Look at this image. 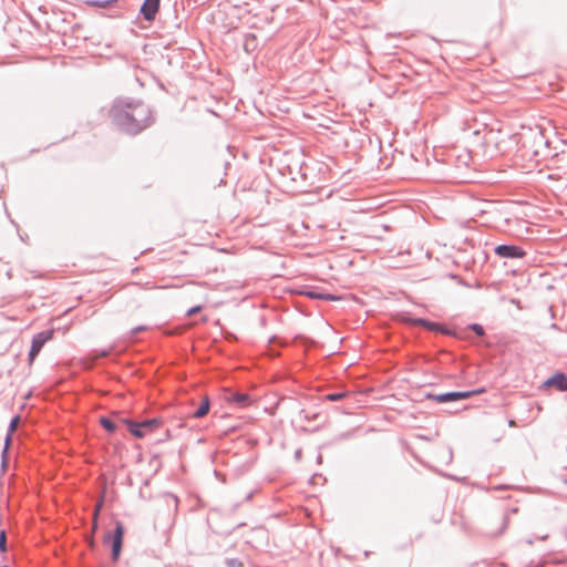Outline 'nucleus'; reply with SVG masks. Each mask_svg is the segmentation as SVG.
<instances>
[{
  "instance_id": "nucleus-18",
  "label": "nucleus",
  "mask_w": 567,
  "mask_h": 567,
  "mask_svg": "<svg viewBox=\"0 0 567 567\" xmlns=\"http://www.w3.org/2000/svg\"><path fill=\"white\" fill-rule=\"evenodd\" d=\"M6 532L4 530H1L0 532V550L1 551H6L7 547H6Z\"/></svg>"
},
{
  "instance_id": "nucleus-7",
  "label": "nucleus",
  "mask_w": 567,
  "mask_h": 567,
  "mask_svg": "<svg viewBox=\"0 0 567 567\" xmlns=\"http://www.w3.org/2000/svg\"><path fill=\"white\" fill-rule=\"evenodd\" d=\"M123 536H124V527H123L122 523L117 522L114 535L106 537V539H111L112 557L114 560H116L120 556V553L122 549Z\"/></svg>"
},
{
  "instance_id": "nucleus-15",
  "label": "nucleus",
  "mask_w": 567,
  "mask_h": 567,
  "mask_svg": "<svg viewBox=\"0 0 567 567\" xmlns=\"http://www.w3.org/2000/svg\"><path fill=\"white\" fill-rule=\"evenodd\" d=\"M467 329L472 330L473 332H475L480 337L485 334V330H484L483 326H481L478 323H471L467 327Z\"/></svg>"
},
{
  "instance_id": "nucleus-27",
  "label": "nucleus",
  "mask_w": 567,
  "mask_h": 567,
  "mask_svg": "<svg viewBox=\"0 0 567 567\" xmlns=\"http://www.w3.org/2000/svg\"><path fill=\"white\" fill-rule=\"evenodd\" d=\"M3 567H8V566H3Z\"/></svg>"
},
{
  "instance_id": "nucleus-6",
  "label": "nucleus",
  "mask_w": 567,
  "mask_h": 567,
  "mask_svg": "<svg viewBox=\"0 0 567 567\" xmlns=\"http://www.w3.org/2000/svg\"><path fill=\"white\" fill-rule=\"evenodd\" d=\"M402 320L404 322H408V323L413 324V326L424 327V328H426L427 330H431V331H440V332L445 333V334H450L451 333L450 330L443 328L441 324H439L436 322H431V321L425 320L423 318H411L410 316H403Z\"/></svg>"
},
{
  "instance_id": "nucleus-13",
  "label": "nucleus",
  "mask_w": 567,
  "mask_h": 567,
  "mask_svg": "<svg viewBox=\"0 0 567 567\" xmlns=\"http://www.w3.org/2000/svg\"><path fill=\"white\" fill-rule=\"evenodd\" d=\"M346 396H348V392L341 391V392L329 393L324 398L328 401H340V400L344 399Z\"/></svg>"
},
{
  "instance_id": "nucleus-25",
  "label": "nucleus",
  "mask_w": 567,
  "mask_h": 567,
  "mask_svg": "<svg viewBox=\"0 0 567 567\" xmlns=\"http://www.w3.org/2000/svg\"><path fill=\"white\" fill-rule=\"evenodd\" d=\"M6 453H7V449H4V450L2 451V461H6Z\"/></svg>"
},
{
  "instance_id": "nucleus-20",
  "label": "nucleus",
  "mask_w": 567,
  "mask_h": 567,
  "mask_svg": "<svg viewBox=\"0 0 567 567\" xmlns=\"http://www.w3.org/2000/svg\"><path fill=\"white\" fill-rule=\"evenodd\" d=\"M145 329H146L145 326H138V327H135L134 329H132L131 333H132V336H135L136 333L144 331Z\"/></svg>"
},
{
  "instance_id": "nucleus-19",
  "label": "nucleus",
  "mask_w": 567,
  "mask_h": 567,
  "mask_svg": "<svg viewBox=\"0 0 567 567\" xmlns=\"http://www.w3.org/2000/svg\"><path fill=\"white\" fill-rule=\"evenodd\" d=\"M202 310V306H195L187 310L186 316L192 317Z\"/></svg>"
},
{
  "instance_id": "nucleus-5",
  "label": "nucleus",
  "mask_w": 567,
  "mask_h": 567,
  "mask_svg": "<svg viewBox=\"0 0 567 567\" xmlns=\"http://www.w3.org/2000/svg\"><path fill=\"white\" fill-rule=\"evenodd\" d=\"M494 252L499 258L506 259H519L525 257L526 251L516 245H498L494 248Z\"/></svg>"
},
{
  "instance_id": "nucleus-11",
  "label": "nucleus",
  "mask_w": 567,
  "mask_h": 567,
  "mask_svg": "<svg viewBox=\"0 0 567 567\" xmlns=\"http://www.w3.org/2000/svg\"><path fill=\"white\" fill-rule=\"evenodd\" d=\"M226 400L229 403L235 404L237 408H247L254 402L252 398L248 393L243 392H230L226 396Z\"/></svg>"
},
{
  "instance_id": "nucleus-14",
  "label": "nucleus",
  "mask_w": 567,
  "mask_h": 567,
  "mask_svg": "<svg viewBox=\"0 0 567 567\" xmlns=\"http://www.w3.org/2000/svg\"><path fill=\"white\" fill-rule=\"evenodd\" d=\"M305 295L311 299H332L333 298L331 295L319 293L315 290L306 291Z\"/></svg>"
},
{
  "instance_id": "nucleus-12",
  "label": "nucleus",
  "mask_w": 567,
  "mask_h": 567,
  "mask_svg": "<svg viewBox=\"0 0 567 567\" xmlns=\"http://www.w3.org/2000/svg\"><path fill=\"white\" fill-rule=\"evenodd\" d=\"M210 401L208 396H205L199 406L193 412L192 416L195 419H200L205 416L209 412Z\"/></svg>"
},
{
  "instance_id": "nucleus-1",
  "label": "nucleus",
  "mask_w": 567,
  "mask_h": 567,
  "mask_svg": "<svg viewBox=\"0 0 567 567\" xmlns=\"http://www.w3.org/2000/svg\"><path fill=\"white\" fill-rule=\"evenodd\" d=\"M112 123L123 133L137 135L155 122L152 109L134 99H116L110 110Z\"/></svg>"
},
{
  "instance_id": "nucleus-17",
  "label": "nucleus",
  "mask_w": 567,
  "mask_h": 567,
  "mask_svg": "<svg viewBox=\"0 0 567 567\" xmlns=\"http://www.w3.org/2000/svg\"><path fill=\"white\" fill-rule=\"evenodd\" d=\"M19 422H20V416H18V415H17V416H14V417L11 420L10 424H9V431H10V432H14V431H16V429L18 427Z\"/></svg>"
},
{
  "instance_id": "nucleus-24",
  "label": "nucleus",
  "mask_w": 567,
  "mask_h": 567,
  "mask_svg": "<svg viewBox=\"0 0 567 567\" xmlns=\"http://www.w3.org/2000/svg\"><path fill=\"white\" fill-rule=\"evenodd\" d=\"M96 528H97V520L93 519V522H92V529L96 530Z\"/></svg>"
},
{
  "instance_id": "nucleus-23",
  "label": "nucleus",
  "mask_w": 567,
  "mask_h": 567,
  "mask_svg": "<svg viewBox=\"0 0 567 567\" xmlns=\"http://www.w3.org/2000/svg\"><path fill=\"white\" fill-rule=\"evenodd\" d=\"M99 514H100V512H96V511L94 509V513H93V519H94V520H97V519H99Z\"/></svg>"
},
{
  "instance_id": "nucleus-4",
  "label": "nucleus",
  "mask_w": 567,
  "mask_h": 567,
  "mask_svg": "<svg viewBox=\"0 0 567 567\" xmlns=\"http://www.w3.org/2000/svg\"><path fill=\"white\" fill-rule=\"evenodd\" d=\"M53 330H44L33 336L29 351V361L32 362L43 346L53 338Z\"/></svg>"
},
{
  "instance_id": "nucleus-10",
  "label": "nucleus",
  "mask_w": 567,
  "mask_h": 567,
  "mask_svg": "<svg viewBox=\"0 0 567 567\" xmlns=\"http://www.w3.org/2000/svg\"><path fill=\"white\" fill-rule=\"evenodd\" d=\"M161 0H144L141 7V14L146 21H153L159 9Z\"/></svg>"
},
{
  "instance_id": "nucleus-22",
  "label": "nucleus",
  "mask_w": 567,
  "mask_h": 567,
  "mask_svg": "<svg viewBox=\"0 0 567 567\" xmlns=\"http://www.w3.org/2000/svg\"><path fill=\"white\" fill-rule=\"evenodd\" d=\"M93 4L100 8H105V2L95 1Z\"/></svg>"
},
{
  "instance_id": "nucleus-3",
  "label": "nucleus",
  "mask_w": 567,
  "mask_h": 567,
  "mask_svg": "<svg viewBox=\"0 0 567 567\" xmlns=\"http://www.w3.org/2000/svg\"><path fill=\"white\" fill-rule=\"evenodd\" d=\"M485 390L477 389L472 391H455V392H446L442 394H427V398L431 400L436 401L437 403H446V402H453L458 400L468 399L473 395L484 393Z\"/></svg>"
},
{
  "instance_id": "nucleus-9",
  "label": "nucleus",
  "mask_w": 567,
  "mask_h": 567,
  "mask_svg": "<svg viewBox=\"0 0 567 567\" xmlns=\"http://www.w3.org/2000/svg\"><path fill=\"white\" fill-rule=\"evenodd\" d=\"M543 388H555L559 392L567 391V375L563 372H557L544 381Z\"/></svg>"
},
{
  "instance_id": "nucleus-2",
  "label": "nucleus",
  "mask_w": 567,
  "mask_h": 567,
  "mask_svg": "<svg viewBox=\"0 0 567 567\" xmlns=\"http://www.w3.org/2000/svg\"><path fill=\"white\" fill-rule=\"evenodd\" d=\"M120 420L125 425V430L136 439H143L148 434L154 433L163 425V421L159 417L148 419L141 422H135L130 419Z\"/></svg>"
},
{
  "instance_id": "nucleus-16",
  "label": "nucleus",
  "mask_w": 567,
  "mask_h": 567,
  "mask_svg": "<svg viewBox=\"0 0 567 567\" xmlns=\"http://www.w3.org/2000/svg\"><path fill=\"white\" fill-rule=\"evenodd\" d=\"M255 45H256V37L254 34H248L246 37L245 44H244L245 50L249 51L250 47L255 48Z\"/></svg>"
},
{
  "instance_id": "nucleus-26",
  "label": "nucleus",
  "mask_w": 567,
  "mask_h": 567,
  "mask_svg": "<svg viewBox=\"0 0 567 567\" xmlns=\"http://www.w3.org/2000/svg\"><path fill=\"white\" fill-rule=\"evenodd\" d=\"M559 178H566L567 179V172H564V175H560ZM567 187V184H566Z\"/></svg>"
},
{
  "instance_id": "nucleus-21",
  "label": "nucleus",
  "mask_w": 567,
  "mask_h": 567,
  "mask_svg": "<svg viewBox=\"0 0 567 567\" xmlns=\"http://www.w3.org/2000/svg\"><path fill=\"white\" fill-rule=\"evenodd\" d=\"M102 506H103V499H100V501H99V503L95 505V508H94V509H95L96 512H100V511H101V508H102Z\"/></svg>"
},
{
  "instance_id": "nucleus-8",
  "label": "nucleus",
  "mask_w": 567,
  "mask_h": 567,
  "mask_svg": "<svg viewBox=\"0 0 567 567\" xmlns=\"http://www.w3.org/2000/svg\"><path fill=\"white\" fill-rule=\"evenodd\" d=\"M122 419L118 413L114 414L112 417L103 416L100 419V424L109 433L114 434L116 432L126 431L125 425L121 422Z\"/></svg>"
}]
</instances>
